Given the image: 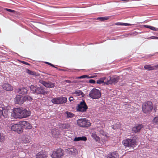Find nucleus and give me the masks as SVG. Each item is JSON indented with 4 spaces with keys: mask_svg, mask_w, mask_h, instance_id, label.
<instances>
[{
    "mask_svg": "<svg viewBox=\"0 0 158 158\" xmlns=\"http://www.w3.org/2000/svg\"><path fill=\"white\" fill-rule=\"evenodd\" d=\"M94 76H91L90 77H89V76H88V77H87V78H94Z\"/></svg>",
    "mask_w": 158,
    "mask_h": 158,
    "instance_id": "bf43d9fd",
    "label": "nucleus"
},
{
    "mask_svg": "<svg viewBox=\"0 0 158 158\" xmlns=\"http://www.w3.org/2000/svg\"><path fill=\"white\" fill-rule=\"evenodd\" d=\"M106 158H119V155L117 152L109 153Z\"/></svg>",
    "mask_w": 158,
    "mask_h": 158,
    "instance_id": "4468645a",
    "label": "nucleus"
},
{
    "mask_svg": "<svg viewBox=\"0 0 158 158\" xmlns=\"http://www.w3.org/2000/svg\"><path fill=\"white\" fill-rule=\"evenodd\" d=\"M150 26H149V25H144V27L147 28H148L149 29L150 28Z\"/></svg>",
    "mask_w": 158,
    "mask_h": 158,
    "instance_id": "5fc2aeb1",
    "label": "nucleus"
},
{
    "mask_svg": "<svg viewBox=\"0 0 158 158\" xmlns=\"http://www.w3.org/2000/svg\"><path fill=\"white\" fill-rule=\"evenodd\" d=\"M68 71H69V72H73L74 71L73 70H72V69H69L68 70Z\"/></svg>",
    "mask_w": 158,
    "mask_h": 158,
    "instance_id": "052dcab7",
    "label": "nucleus"
},
{
    "mask_svg": "<svg viewBox=\"0 0 158 158\" xmlns=\"http://www.w3.org/2000/svg\"><path fill=\"white\" fill-rule=\"evenodd\" d=\"M65 82L67 83H71V81L70 80H65Z\"/></svg>",
    "mask_w": 158,
    "mask_h": 158,
    "instance_id": "6e6d98bb",
    "label": "nucleus"
},
{
    "mask_svg": "<svg viewBox=\"0 0 158 158\" xmlns=\"http://www.w3.org/2000/svg\"><path fill=\"white\" fill-rule=\"evenodd\" d=\"M156 31H158V28H156Z\"/></svg>",
    "mask_w": 158,
    "mask_h": 158,
    "instance_id": "680f3d73",
    "label": "nucleus"
},
{
    "mask_svg": "<svg viewBox=\"0 0 158 158\" xmlns=\"http://www.w3.org/2000/svg\"><path fill=\"white\" fill-rule=\"evenodd\" d=\"M131 0H130V1H131Z\"/></svg>",
    "mask_w": 158,
    "mask_h": 158,
    "instance_id": "0e129e2a",
    "label": "nucleus"
},
{
    "mask_svg": "<svg viewBox=\"0 0 158 158\" xmlns=\"http://www.w3.org/2000/svg\"><path fill=\"white\" fill-rule=\"evenodd\" d=\"M23 97L24 102L27 101H31L32 100L31 97L29 96L26 95L23 96Z\"/></svg>",
    "mask_w": 158,
    "mask_h": 158,
    "instance_id": "7c9ffc66",
    "label": "nucleus"
},
{
    "mask_svg": "<svg viewBox=\"0 0 158 158\" xmlns=\"http://www.w3.org/2000/svg\"><path fill=\"white\" fill-rule=\"evenodd\" d=\"M69 124L68 123L60 124L59 125L60 128L62 129H66L69 128Z\"/></svg>",
    "mask_w": 158,
    "mask_h": 158,
    "instance_id": "5701e85b",
    "label": "nucleus"
},
{
    "mask_svg": "<svg viewBox=\"0 0 158 158\" xmlns=\"http://www.w3.org/2000/svg\"><path fill=\"white\" fill-rule=\"evenodd\" d=\"M30 115V112L25 109L22 108V112L21 113V118H26Z\"/></svg>",
    "mask_w": 158,
    "mask_h": 158,
    "instance_id": "dca6fc26",
    "label": "nucleus"
},
{
    "mask_svg": "<svg viewBox=\"0 0 158 158\" xmlns=\"http://www.w3.org/2000/svg\"><path fill=\"white\" fill-rule=\"evenodd\" d=\"M118 127V124H115L114 125L112 126V128L114 130H116Z\"/></svg>",
    "mask_w": 158,
    "mask_h": 158,
    "instance_id": "ea45409f",
    "label": "nucleus"
},
{
    "mask_svg": "<svg viewBox=\"0 0 158 158\" xmlns=\"http://www.w3.org/2000/svg\"><path fill=\"white\" fill-rule=\"evenodd\" d=\"M138 34V33L136 31H133L130 33L126 35V36L127 37L128 35L135 36Z\"/></svg>",
    "mask_w": 158,
    "mask_h": 158,
    "instance_id": "c9c22d12",
    "label": "nucleus"
},
{
    "mask_svg": "<svg viewBox=\"0 0 158 158\" xmlns=\"http://www.w3.org/2000/svg\"><path fill=\"white\" fill-rule=\"evenodd\" d=\"M88 77V76L86 75H84L80 77L79 78L80 79L84 78H85L87 77Z\"/></svg>",
    "mask_w": 158,
    "mask_h": 158,
    "instance_id": "a18cd8bd",
    "label": "nucleus"
},
{
    "mask_svg": "<svg viewBox=\"0 0 158 158\" xmlns=\"http://www.w3.org/2000/svg\"><path fill=\"white\" fill-rule=\"evenodd\" d=\"M101 96V93L100 90L95 88H93L90 91L89 96L93 99H98Z\"/></svg>",
    "mask_w": 158,
    "mask_h": 158,
    "instance_id": "7ed1b4c3",
    "label": "nucleus"
},
{
    "mask_svg": "<svg viewBox=\"0 0 158 158\" xmlns=\"http://www.w3.org/2000/svg\"><path fill=\"white\" fill-rule=\"evenodd\" d=\"M64 155V152L61 148H58L52 152L51 156L52 158H61Z\"/></svg>",
    "mask_w": 158,
    "mask_h": 158,
    "instance_id": "39448f33",
    "label": "nucleus"
},
{
    "mask_svg": "<svg viewBox=\"0 0 158 158\" xmlns=\"http://www.w3.org/2000/svg\"><path fill=\"white\" fill-rule=\"evenodd\" d=\"M3 110H2V109H0V118H1L2 117Z\"/></svg>",
    "mask_w": 158,
    "mask_h": 158,
    "instance_id": "de8ad7c7",
    "label": "nucleus"
},
{
    "mask_svg": "<svg viewBox=\"0 0 158 158\" xmlns=\"http://www.w3.org/2000/svg\"><path fill=\"white\" fill-rule=\"evenodd\" d=\"M136 137L135 135H132L130 138H127L124 140L123 143L126 148H134L137 145Z\"/></svg>",
    "mask_w": 158,
    "mask_h": 158,
    "instance_id": "f257e3e1",
    "label": "nucleus"
},
{
    "mask_svg": "<svg viewBox=\"0 0 158 158\" xmlns=\"http://www.w3.org/2000/svg\"><path fill=\"white\" fill-rule=\"evenodd\" d=\"M154 68H155V70L156 69V68H158V64H157V65H155L154 66Z\"/></svg>",
    "mask_w": 158,
    "mask_h": 158,
    "instance_id": "13d9d810",
    "label": "nucleus"
},
{
    "mask_svg": "<svg viewBox=\"0 0 158 158\" xmlns=\"http://www.w3.org/2000/svg\"><path fill=\"white\" fill-rule=\"evenodd\" d=\"M39 82L42 84L45 87L48 88H52L55 86V84L50 81H45L40 78L38 79Z\"/></svg>",
    "mask_w": 158,
    "mask_h": 158,
    "instance_id": "9d476101",
    "label": "nucleus"
},
{
    "mask_svg": "<svg viewBox=\"0 0 158 158\" xmlns=\"http://www.w3.org/2000/svg\"><path fill=\"white\" fill-rule=\"evenodd\" d=\"M2 86V88L6 91H10L13 90V86L8 83H4Z\"/></svg>",
    "mask_w": 158,
    "mask_h": 158,
    "instance_id": "ddd939ff",
    "label": "nucleus"
},
{
    "mask_svg": "<svg viewBox=\"0 0 158 158\" xmlns=\"http://www.w3.org/2000/svg\"><path fill=\"white\" fill-rule=\"evenodd\" d=\"M148 39H158V37H156V36H152L150 37H149L148 38Z\"/></svg>",
    "mask_w": 158,
    "mask_h": 158,
    "instance_id": "37998d69",
    "label": "nucleus"
},
{
    "mask_svg": "<svg viewBox=\"0 0 158 158\" xmlns=\"http://www.w3.org/2000/svg\"><path fill=\"white\" fill-rule=\"evenodd\" d=\"M51 133L53 137H57L59 133V130L55 128H53L52 130Z\"/></svg>",
    "mask_w": 158,
    "mask_h": 158,
    "instance_id": "412c9836",
    "label": "nucleus"
},
{
    "mask_svg": "<svg viewBox=\"0 0 158 158\" xmlns=\"http://www.w3.org/2000/svg\"><path fill=\"white\" fill-rule=\"evenodd\" d=\"M121 1L127 2L129 1H130V0H120Z\"/></svg>",
    "mask_w": 158,
    "mask_h": 158,
    "instance_id": "4d7b16f0",
    "label": "nucleus"
},
{
    "mask_svg": "<svg viewBox=\"0 0 158 158\" xmlns=\"http://www.w3.org/2000/svg\"><path fill=\"white\" fill-rule=\"evenodd\" d=\"M15 104H23L24 102L23 96L19 95H16L15 99Z\"/></svg>",
    "mask_w": 158,
    "mask_h": 158,
    "instance_id": "f8f14e48",
    "label": "nucleus"
},
{
    "mask_svg": "<svg viewBox=\"0 0 158 158\" xmlns=\"http://www.w3.org/2000/svg\"><path fill=\"white\" fill-rule=\"evenodd\" d=\"M77 122L78 126L82 127H88L91 125L89 121L85 118L79 119L77 120Z\"/></svg>",
    "mask_w": 158,
    "mask_h": 158,
    "instance_id": "20e7f679",
    "label": "nucleus"
},
{
    "mask_svg": "<svg viewBox=\"0 0 158 158\" xmlns=\"http://www.w3.org/2000/svg\"><path fill=\"white\" fill-rule=\"evenodd\" d=\"M123 23H115V25H121L123 26Z\"/></svg>",
    "mask_w": 158,
    "mask_h": 158,
    "instance_id": "3c124183",
    "label": "nucleus"
},
{
    "mask_svg": "<svg viewBox=\"0 0 158 158\" xmlns=\"http://www.w3.org/2000/svg\"><path fill=\"white\" fill-rule=\"evenodd\" d=\"M59 104H63L65 103L67 101V98L65 97H59Z\"/></svg>",
    "mask_w": 158,
    "mask_h": 158,
    "instance_id": "393cba45",
    "label": "nucleus"
},
{
    "mask_svg": "<svg viewBox=\"0 0 158 158\" xmlns=\"http://www.w3.org/2000/svg\"><path fill=\"white\" fill-rule=\"evenodd\" d=\"M21 62L22 63H23V64H25L26 65H29V64L27 62H26L25 61H22Z\"/></svg>",
    "mask_w": 158,
    "mask_h": 158,
    "instance_id": "603ef678",
    "label": "nucleus"
},
{
    "mask_svg": "<svg viewBox=\"0 0 158 158\" xmlns=\"http://www.w3.org/2000/svg\"><path fill=\"white\" fill-rule=\"evenodd\" d=\"M92 138L96 142H99L100 138L95 133L93 132L91 134Z\"/></svg>",
    "mask_w": 158,
    "mask_h": 158,
    "instance_id": "b1692460",
    "label": "nucleus"
},
{
    "mask_svg": "<svg viewBox=\"0 0 158 158\" xmlns=\"http://www.w3.org/2000/svg\"><path fill=\"white\" fill-rule=\"evenodd\" d=\"M12 130L20 133L22 131V126L21 124H15L12 125L11 127Z\"/></svg>",
    "mask_w": 158,
    "mask_h": 158,
    "instance_id": "9b49d317",
    "label": "nucleus"
},
{
    "mask_svg": "<svg viewBox=\"0 0 158 158\" xmlns=\"http://www.w3.org/2000/svg\"><path fill=\"white\" fill-rule=\"evenodd\" d=\"M152 103L149 101L143 103L142 107L143 112L146 114L150 112L152 110Z\"/></svg>",
    "mask_w": 158,
    "mask_h": 158,
    "instance_id": "423d86ee",
    "label": "nucleus"
},
{
    "mask_svg": "<svg viewBox=\"0 0 158 158\" xmlns=\"http://www.w3.org/2000/svg\"><path fill=\"white\" fill-rule=\"evenodd\" d=\"M4 108V105L2 104V103L0 101V109L3 110Z\"/></svg>",
    "mask_w": 158,
    "mask_h": 158,
    "instance_id": "79ce46f5",
    "label": "nucleus"
},
{
    "mask_svg": "<svg viewBox=\"0 0 158 158\" xmlns=\"http://www.w3.org/2000/svg\"><path fill=\"white\" fill-rule=\"evenodd\" d=\"M64 114L66 115V117L68 118H72L74 116V114L72 112L66 111L64 112Z\"/></svg>",
    "mask_w": 158,
    "mask_h": 158,
    "instance_id": "bb28decb",
    "label": "nucleus"
},
{
    "mask_svg": "<svg viewBox=\"0 0 158 158\" xmlns=\"http://www.w3.org/2000/svg\"><path fill=\"white\" fill-rule=\"evenodd\" d=\"M59 97H58L52 98L51 100V102L54 104H59Z\"/></svg>",
    "mask_w": 158,
    "mask_h": 158,
    "instance_id": "c756f323",
    "label": "nucleus"
},
{
    "mask_svg": "<svg viewBox=\"0 0 158 158\" xmlns=\"http://www.w3.org/2000/svg\"><path fill=\"white\" fill-rule=\"evenodd\" d=\"M73 94L78 96L82 95L83 94V92L80 90H76L74 92Z\"/></svg>",
    "mask_w": 158,
    "mask_h": 158,
    "instance_id": "f704fd0d",
    "label": "nucleus"
},
{
    "mask_svg": "<svg viewBox=\"0 0 158 158\" xmlns=\"http://www.w3.org/2000/svg\"><path fill=\"white\" fill-rule=\"evenodd\" d=\"M99 132L100 134H101L103 136H107L106 133V132H105L103 130H99Z\"/></svg>",
    "mask_w": 158,
    "mask_h": 158,
    "instance_id": "e433bc0d",
    "label": "nucleus"
},
{
    "mask_svg": "<svg viewBox=\"0 0 158 158\" xmlns=\"http://www.w3.org/2000/svg\"><path fill=\"white\" fill-rule=\"evenodd\" d=\"M18 93L21 94H27L28 91V88L26 87H22L19 88L17 91Z\"/></svg>",
    "mask_w": 158,
    "mask_h": 158,
    "instance_id": "aec40b11",
    "label": "nucleus"
},
{
    "mask_svg": "<svg viewBox=\"0 0 158 158\" xmlns=\"http://www.w3.org/2000/svg\"><path fill=\"white\" fill-rule=\"evenodd\" d=\"M30 88L31 93L35 94L44 95L47 93L45 88L43 87H39L37 86L31 85Z\"/></svg>",
    "mask_w": 158,
    "mask_h": 158,
    "instance_id": "f03ea898",
    "label": "nucleus"
},
{
    "mask_svg": "<svg viewBox=\"0 0 158 158\" xmlns=\"http://www.w3.org/2000/svg\"><path fill=\"white\" fill-rule=\"evenodd\" d=\"M67 153L71 155H76L77 154V150L74 148H72L67 149Z\"/></svg>",
    "mask_w": 158,
    "mask_h": 158,
    "instance_id": "a211bd4d",
    "label": "nucleus"
},
{
    "mask_svg": "<svg viewBox=\"0 0 158 158\" xmlns=\"http://www.w3.org/2000/svg\"><path fill=\"white\" fill-rule=\"evenodd\" d=\"M47 155L45 151H41L38 153L36 155V158H47Z\"/></svg>",
    "mask_w": 158,
    "mask_h": 158,
    "instance_id": "f3484780",
    "label": "nucleus"
},
{
    "mask_svg": "<svg viewBox=\"0 0 158 158\" xmlns=\"http://www.w3.org/2000/svg\"><path fill=\"white\" fill-rule=\"evenodd\" d=\"M22 108H14L11 113V116L15 118H21Z\"/></svg>",
    "mask_w": 158,
    "mask_h": 158,
    "instance_id": "1a4fd4ad",
    "label": "nucleus"
},
{
    "mask_svg": "<svg viewBox=\"0 0 158 158\" xmlns=\"http://www.w3.org/2000/svg\"><path fill=\"white\" fill-rule=\"evenodd\" d=\"M109 18L108 17H98L96 19L99 20L101 21H103L108 19Z\"/></svg>",
    "mask_w": 158,
    "mask_h": 158,
    "instance_id": "72a5a7b5",
    "label": "nucleus"
},
{
    "mask_svg": "<svg viewBox=\"0 0 158 158\" xmlns=\"http://www.w3.org/2000/svg\"><path fill=\"white\" fill-rule=\"evenodd\" d=\"M30 137L28 136H26L23 139V142L25 143H28L30 142Z\"/></svg>",
    "mask_w": 158,
    "mask_h": 158,
    "instance_id": "2f4dec72",
    "label": "nucleus"
},
{
    "mask_svg": "<svg viewBox=\"0 0 158 158\" xmlns=\"http://www.w3.org/2000/svg\"><path fill=\"white\" fill-rule=\"evenodd\" d=\"M20 124H21L22 127H23L26 129H30L32 127L31 124L27 121H22L20 122Z\"/></svg>",
    "mask_w": 158,
    "mask_h": 158,
    "instance_id": "2eb2a0df",
    "label": "nucleus"
},
{
    "mask_svg": "<svg viewBox=\"0 0 158 158\" xmlns=\"http://www.w3.org/2000/svg\"><path fill=\"white\" fill-rule=\"evenodd\" d=\"M26 72L27 73L32 75H34L37 76H38L39 75L38 74L36 73L35 72L31 71L28 69H26Z\"/></svg>",
    "mask_w": 158,
    "mask_h": 158,
    "instance_id": "c85d7f7f",
    "label": "nucleus"
},
{
    "mask_svg": "<svg viewBox=\"0 0 158 158\" xmlns=\"http://www.w3.org/2000/svg\"><path fill=\"white\" fill-rule=\"evenodd\" d=\"M123 26H131V24L129 23H123Z\"/></svg>",
    "mask_w": 158,
    "mask_h": 158,
    "instance_id": "09e8293b",
    "label": "nucleus"
},
{
    "mask_svg": "<svg viewBox=\"0 0 158 158\" xmlns=\"http://www.w3.org/2000/svg\"><path fill=\"white\" fill-rule=\"evenodd\" d=\"M45 63L47 64H48L51 65V66H52L53 67H54L55 68H56V67H55L54 66V65L52 64H51V63H49V62H45Z\"/></svg>",
    "mask_w": 158,
    "mask_h": 158,
    "instance_id": "8fccbe9b",
    "label": "nucleus"
},
{
    "mask_svg": "<svg viewBox=\"0 0 158 158\" xmlns=\"http://www.w3.org/2000/svg\"><path fill=\"white\" fill-rule=\"evenodd\" d=\"M156 127L158 128V126H157Z\"/></svg>",
    "mask_w": 158,
    "mask_h": 158,
    "instance_id": "e2e57ef3",
    "label": "nucleus"
},
{
    "mask_svg": "<svg viewBox=\"0 0 158 158\" xmlns=\"http://www.w3.org/2000/svg\"><path fill=\"white\" fill-rule=\"evenodd\" d=\"M8 116L7 111H5L4 112H3L2 117L4 118H7Z\"/></svg>",
    "mask_w": 158,
    "mask_h": 158,
    "instance_id": "4c0bfd02",
    "label": "nucleus"
},
{
    "mask_svg": "<svg viewBox=\"0 0 158 158\" xmlns=\"http://www.w3.org/2000/svg\"><path fill=\"white\" fill-rule=\"evenodd\" d=\"M88 109V106L84 101L82 100L78 105L77 107V111L82 112H85Z\"/></svg>",
    "mask_w": 158,
    "mask_h": 158,
    "instance_id": "0eeeda50",
    "label": "nucleus"
},
{
    "mask_svg": "<svg viewBox=\"0 0 158 158\" xmlns=\"http://www.w3.org/2000/svg\"><path fill=\"white\" fill-rule=\"evenodd\" d=\"M87 139V138L84 136H82L81 137H75L74 139V141H78L80 140H82L85 141H86Z\"/></svg>",
    "mask_w": 158,
    "mask_h": 158,
    "instance_id": "4be33fe9",
    "label": "nucleus"
},
{
    "mask_svg": "<svg viewBox=\"0 0 158 158\" xmlns=\"http://www.w3.org/2000/svg\"><path fill=\"white\" fill-rule=\"evenodd\" d=\"M5 10L7 11L10 12L11 13H15V10L9 9L6 8Z\"/></svg>",
    "mask_w": 158,
    "mask_h": 158,
    "instance_id": "a19ab883",
    "label": "nucleus"
},
{
    "mask_svg": "<svg viewBox=\"0 0 158 158\" xmlns=\"http://www.w3.org/2000/svg\"><path fill=\"white\" fill-rule=\"evenodd\" d=\"M150 29H151V30H153V31H156V28L154 27H152V26H150V28H149Z\"/></svg>",
    "mask_w": 158,
    "mask_h": 158,
    "instance_id": "49530a36",
    "label": "nucleus"
},
{
    "mask_svg": "<svg viewBox=\"0 0 158 158\" xmlns=\"http://www.w3.org/2000/svg\"><path fill=\"white\" fill-rule=\"evenodd\" d=\"M153 124L155 125H158V116L155 117L152 120Z\"/></svg>",
    "mask_w": 158,
    "mask_h": 158,
    "instance_id": "473e14b6",
    "label": "nucleus"
},
{
    "mask_svg": "<svg viewBox=\"0 0 158 158\" xmlns=\"http://www.w3.org/2000/svg\"><path fill=\"white\" fill-rule=\"evenodd\" d=\"M5 140V137L2 134L0 133V142H3Z\"/></svg>",
    "mask_w": 158,
    "mask_h": 158,
    "instance_id": "58836bf2",
    "label": "nucleus"
},
{
    "mask_svg": "<svg viewBox=\"0 0 158 158\" xmlns=\"http://www.w3.org/2000/svg\"><path fill=\"white\" fill-rule=\"evenodd\" d=\"M143 127L142 124H139L133 127L132 128V131L135 133L140 131L141 129Z\"/></svg>",
    "mask_w": 158,
    "mask_h": 158,
    "instance_id": "6ab92c4d",
    "label": "nucleus"
},
{
    "mask_svg": "<svg viewBox=\"0 0 158 158\" xmlns=\"http://www.w3.org/2000/svg\"><path fill=\"white\" fill-rule=\"evenodd\" d=\"M107 77H104L100 78L97 81V83L101 84L103 83L104 84L105 81H106Z\"/></svg>",
    "mask_w": 158,
    "mask_h": 158,
    "instance_id": "cd10ccee",
    "label": "nucleus"
},
{
    "mask_svg": "<svg viewBox=\"0 0 158 158\" xmlns=\"http://www.w3.org/2000/svg\"><path fill=\"white\" fill-rule=\"evenodd\" d=\"M89 82L91 84H95V81L93 79H90L89 81Z\"/></svg>",
    "mask_w": 158,
    "mask_h": 158,
    "instance_id": "c03bdc74",
    "label": "nucleus"
},
{
    "mask_svg": "<svg viewBox=\"0 0 158 158\" xmlns=\"http://www.w3.org/2000/svg\"><path fill=\"white\" fill-rule=\"evenodd\" d=\"M69 99L70 102H71L73 100V97H70L69 98Z\"/></svg>",
    "mask_w": 158,
    "mask_h": 158,
    "instance_id": "864d4df0",
    "label": "nucleus"
},
{
    "mask_svg": "<svg viewBox=\"0 0 158 158\" xmlns=\"http://www.w3.org/2000/svg\"><path fill=\"white\" fill-rule=\"evenodd\" d=\"M119 79V77L117 76H115L111 77H107L106 81H105L104 84L109 85L115 84L117 83Z\"/></svg>",
    "mask_w": 158,
    "mask_h": 158,
    "instance_id": "6e6552de",
    "label": "nucleus"
},
{
    "mask_svg": "<svg viewBox=\"0 0 158 158\" xmlns=\"http://www.w3.org/2000/svg\"><path fill=\"white\" fill-rule=\"evenodd\" d=\"M144 68L148 71H151L155 70L154 66H152L151 65H145L144 67Z\"/></svg>",
    "mask_w": 158,
    "mask_h": 158,
    "instance_id": "a878e982",
    "label": "nucleus"
}]
</instances>
